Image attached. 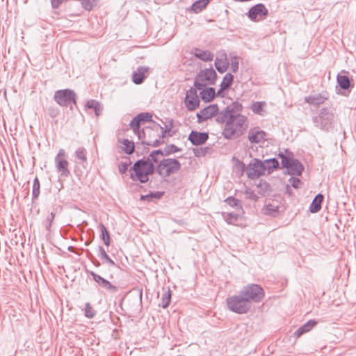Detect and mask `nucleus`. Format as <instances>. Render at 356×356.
<instances>
[{"instance_id": "nucleus-1", "label": "nucleus", "mask_w": 356, "mask_h": 356, "mask_svg": "<svg viewBox=\"0 0 356 356\" xmlns=\"http://www.w3.org/2000/svg\"><path fill=\"white\" fill-rule=\"evenodd\" d=\"M243 106L238 102H234L220 111L216 118L218 123H225L222 136L226 139H232L235 136H239L248 127V120L240 113Z\"/></svg>"}, {"instance_id": "nucleus-2", "label": "nucleus", "mask_w": 356, "mask_h": 356, "mask_svg": "<svg viewBox=\"0 0 356 356\" xmlns=\"http://www.w3.org/2000/svg\"><path fill=\"white\" fill-rule=\"evenodd\" d=\"M130 171H134L130 175L132 180H138L142 184H145L149 181V176L156 172V167L143 157L134 163Z\"/></svg>"}, {"instance_id": "nucleus-3", "label": "nucleus", "mask_w": 356, "mask_h": 356, "mask_svg": "<svg viewBox=\"0 0 356 356\" xmlns=\"http://www.w3.org/2000/svg\"><path fill=\"white\" fill-rule=\"evenodd\" d=\"M312 122L318 129L329 132L334 124V114L332 108H321L316 115L312 117Z\"/></svg>"}, {"instance_id": "nucleus-4", "label": "nucleus", "mask_w": 356, "mask_h": 356, "mask_svg": "<svg viewBox=\"0 0 356 356\" xmlns=\"http://www.w3.org/2000/svg\"><path fill=\"white\" fill-rule=\"evenodd\" d=\"M226 302L230 311L238 314H246L252 308L250 301L242 295L241 291L238 294L228 297Z\"/></svg>"}, {"instance_id": "nucleus-5", "label": "nucleus", "mask_w": 356, "mask_h": 356, "mask_svg": "<svg viewBox=\"0 0 356 356\" xmlns=\"http://www.w3.org/2000/svg\"><path fill=\"white\" fill-rule=\"evenodd\" d=\"M181 165L176 159H163L156 165V172L162 178H166L171 175L178 172L181 169Z\"/></svg>"}, {"instance_id": "nucleus-6", "label": "nucleus", "mask_w": 356, "mask_h": 356, "mask_svg": "<svg viewBox=\"0 0 356 356\" xmlns=\"http://www.w3.org/2000/svg\"><path fill=\"white\" fill-rule=\"evenodd\" d=\"M241 291L242 295L250 301L251 306L252 303L260 302L265 296L264 289L257 284H249L243 286Z\"/></svg>"}, {"instance_id": "nucleus-7", "label": "nucleus", "mask_w": 356, "mask_h": 356, "mask_svg": "<svg viewBox=\"0 0 356 356\" xmlns=\"http://www.w3.org/2000/svg\"><path fill=\"white\" fill-rule=\"evenodd\" d=\"M282 167L286 168L287 174L293 176H300L304 170L303 165L296 159L284 155L280 152Z\"/></svg>"}, {"instance_id": "nucleus-8", "label": "nucleus", "mask_w": 356, "mask_h": 356, "mask_svg": "<svg viewBox=\"0 0 356 356\" xmlns=\"http://www.w3.org/2000/svg\"><path fill=\"white\" fill-rule=\"evenodd\" d=\"M54 99L60 106H72L76 104L77 95L71 89L58 90L55 92Z\"/></svg>"}, {"instance_id": "nucleus-9", "label": "nucleus", "mask_w": 356, "mask_h": 356, "mask_svg": "<svg viewBox=\"0 0 356 356\" xmlns=\"http://www.w3.org/2000/svg\"><path fill=\"white\" fill-rule=\"evenodd\" d=\"M216 78L217 74L212 67L201 70L195 78L194 86L198 90H202L207 83L214 84Z\"/></svg>"}, {"instance_id": "nucleus-10", "label": "nucleus", "mask_w": 356, "mask_h": 356, "mask_svg": "<svg viewBox=\"0 0 356 356\" xmlns=\"http://www.w3.org/2000/svg\"><path fill=\"white\" fill-rule=\"evenodd\" d=\"M246 174L248 178L254 179L265 174V167L263 161L254 159L246 168Z\"/></svg>"}, {"instance_id": "nucleus-11", "label": "nucleus", "mask_w": 356, "mask_h": 356, "mask_svg": "<svg viewBox=\"0 0 356 356\" xmlns=\"http://www.w3.org/2000/svg\"><path fill=\"white\" fill-rule=\"evenodd\" d=\"M268 14V10L263 3H257L251 7L247 15L252 22H259L264 19Z\"/></svg>"}, {"instance_id": "nucleus-12", "label": "nucleus", "mask_w": 356, "mask_h": 356, "mask_svg": "<svg viewBox=\"0 0 356 356\" xmlns=\"http://www.w3.org/2000/svg\"><path fill=\"white\" fill-rule=\"evenodd\" d=\"M218 106L217 104H210L207 107L200 110V112L197 113L196 116L197 118L198 123H202L203 122L211 118L213 116L216 117L218 115Z\"/></svg>"}, {"instance_id": "nucleus-13", "label": "nucleus", "mask_w": 356, "mask_h": 356, "mask_svg": "<svg viewBox=\"0 0 356 356\" xmlns=\"http://www.w3.org/2000/svg\"><path fill=\"white\" fill-rule=\"evenodd\" d=\"M147 132H153V129L152 127H146L145 129L140 131L138 129V132H134L135 134L138 136V138L140 140H141V143L143 145H147L148 146H152V147H159L161 145L163 144L165 141L161 139H154V140H147Z\"/></svg>"}, {"instance_id": "nucleus-14", "label": "nucleus", "mask_w": 356, "mask_h": 356, "mask_svg": "<svg viewBox=\"0 0 356 356\" xmlns=\"http://www.w3.org/2000/svg\"><path fill=\"white\" fill-rule=\"evenodd\" d=\"M209 139V134L207 132H199L191 131L188 135V140L193 145L199 146L204 144Z\"/></svg>"}, {"instance_id": "nucleus-15", "label": "nucleus", "mask_w": 356, "mask_h": 356, "mask_svg": "<svg viewBox=\"0 0 356 356\" xmlns=\"http://www.w3.org/2000/svg\"><path fill=\"white\" fill-rule=\"evenodd\" d=\"M172 120H171L168 124H165V127H162L159 124L154 122L152 126L153 132L156 134L159 137L158 139L163 140L167 136H172L170 131L172 130Z\"/></svg>"}, {"instance_id": "nucleus-16", "label": "nucleus", "mask_w": 356, "mask_h": 356, "mask_svg": "<svg viewBox=\"0 0 356 356\" xmlns=\"http://www.w3.org/2000/svg\"><path fill=\"white\" fill-rule=\"evenodd\" d=\"M90 275L92 277L94 281L97 282L101 287L113 293L118 291V289L116 286L112 284L109 281L104 279L102 276L96 274L93 271H91Z\"/></svg>"}, {"instance_id": "nucleus-17", "label": "nucleus", "mask_w": 356, "mask_h": 356, "mask_svg": "<svg viewBox=\"0 0 356 356\" xmlns=\"http://www.w3.org/2000/svg\"><path fill=\"white\" fill-rule=\"evenodd\" d=\"M266 134L259 127L250 129L248 132V139L252 143H259L265 140Z\"/></svg>"}, {"instance_id": "nucleus-18", "label": "nucleus", "mask_w": 356, "mask_h": 356, "mask_svg": "<svg viewBox=\"0 0 356 356\" xmlns=\"http://www.w3.org/2000/svg\"><path fill=\"white\" fill-rule=\"evenodd\" d=\"M56 168L60 177L67 178L70 176V172L68 169L69 163L66 159H56L55 161Z\"/></svg>"}, {"instance_id": "nucleus-19", "label": "nucleus", "mask_w": 356, "mask_h": 356, "mask_svg": "<svg viewBox=\"0 0 356 356\" xmlns=\"http://www.w3.org/2000/svg\"><path fill=\"white\" fill-rule=\"evenodd\" d=\"M149 68L148 67L140 66L137 68L136 71H134L132 74V81L136 84H141L145 79V74L149 71Z\"/></svg>"}, {"instance_id": "nucleus-20", "label": "nucleus", "mask_w": 356, "mask_h": 356, "mask_svg": "<svg viewBox=\"0 0 356 356\" xmlns=\"http://www.w3.org/2000/svg\"><path fill=\"white\" fill-rule=\"evenodd\" d=\"M328 97L323 94H315L305 97V102L313 106H319L323 104Z\"/></svg>"}, {"instance_id": "nucleus-21", "label": "nucleus", "mask_w": 356, "mask_h": 356, "mask_svg": "<svg viewBox=\"0 0 356 356\" xmlns=\"http://www.w3.org/2000/svg\"><path fill=\"white\" fill-rule=\"evenodd\" d=\"M317 324V321L311 319L308 321L307 323L301 325L298 329H297L293 333L294 336L297 338L301 337L305 333L309 332L312 330Z\"/></svg>"}, {"instance_id": "nucleus-22", "label": "nucleus", "mask_w": 356, "mask_h": 356, "mask_svg": "<svg viewBox=\"0 0 356 356\" xmlns=\"http://www.w3.org/2000/svg\"><path fill=\"white\" fill-rule=\"evenodd\" d=\"M193 55L203 60V61H211L213 58V54L208 50H202L199 48H193L192 49Z\"/></svg>"}, {"instance_id": "nucleus-23", "label": "nucleus", "mask_w": 356, "mask_h": 356, "mask_svg": "<svg viewBox=\"0 0 356 356\" xmlns=\"http://www.w3.org/2000/svg\"><path fill=\"white\" fill-rule=\"evenodd\" d=\"M323 199L324 196L322 194L318 193L316 195L310 204L309 211L313 213L318 212L321 209V204Z\"/></svg>"}, {"instance_id": "nucleus-24", "label": "nucleus", "mask_w": 356, "mask_h": 356, "mask_svg": "<svg viewBox=\"0 0 356 356\" xmlns=\"http://www.w3.org/2000/svg\"><path fill=\"white\" fill-rule=\"evenodd\" d=\"M214 65L218 72H225L229 67V63L227 61L226 54H223V58H216L215 60Z\"/></svg>"}, {"instance_id": "nucleus-25", "label": "nucleus", "mask_w": 356, "mask_h": 356, "mask_svg": "<svg viewBox=\"0 0 356 356\" xmlns=\"http://www.w3.org/2000/svg\"><path fill=\"white\" fill-rule=\"evenodd\" d=\"M200 92V97L204 102H209L213 100L216 95V90L214 88L210 87L207 89H202Z\"/></svg>"}, {"instance_id": "nucleus-26", "label": "nucleus", "mask_w": 356, "mask_h": 356, "mask_svg": "<svg viewBox=\"0 0 356 356\" xmlns=\"http://www.w3.org/2000/svg\"><path fill=\"white\" fill-rule=\"evenodd\" d=\"M185 104L187 109L190 111H195L197 108L199 107L200 101L198 97H185Z\"/></svg>"}, {"instance_id": "nucleus-27", "label": "nucleus", "mask_w": 356, "mask_h": 356, "mask_svg": "<svg viewBox=\"0 0 356 356\" xmlns=\"http://www.w3.org/2000/svg\"><path fill=\"white\" fill-rule=\"evenodd\" d=\"M98 256L102 260L104 264H108L111 266H117L115 262L109 257L102 246L99 245L98 247Z\"/></svg>"}, {"instance_id": "nucleus-28", "label": "nucleus", "mask_w": 356, "mask_h": 356, "mask_svg": "<svg viewBox=\"0 0 356 356\" xmlns=\"http://www.w3.org/2000/svg\"><path fill=\"white\" fill-rule=\"evenodd\" d=\"M280 207L273 204L265 205L262 209L264 214L266 216L275 217L279 213Z\"/></svg>"}, {"instance_id": "nucleus-29", "label": "nucleus", "mask_w": 356, "mask_h": 356, "mask_svg": "<svg viewBox=\"0 0 356 356\" xmlns=\"http://www.w3.org/2000/svg\"><path fill=\"white\" fill-rule=\"evenodd\" d=\"M75 157L79 161V163L85 167L84 163H87V151L83 147H79L74 152Z\"/></svg>"}, {"instance_id": "nucleus-30", "label": "nucleus", "mask_w": 356, "mask_h": 356, "mask_svg": "<svg viewBox=\"0 0 356 356\" xmlns=\"http://www.w3.org/2000/svg\"><path fill=\"white\" fill-rule=\"evenodd\" d=\"M263 164L265 167V172L267 170L268 173H271L273 170L279 167V161L275 158L266 159L263 161Z\"/></svg>"}, {"instance_id": "nucleus-31", "label": "nucleus", "mask_w": 356, "mask_h": 356, "mask_svg": "<svg viewBox=\"0 0 356 356\" xmlns=\"http://www.w3.org/2000/svg\"><path fill=\"white\" fill-rule=\"evenodd\" d=\"M337 81L339 87L343 90H348L351 87L350 80L346 75L338 74Z\"/></svg>"}, {"instance_id": "nucleus-32", "label": "nucleus", "mask_w": 356, "mask_h": 356, "mask_svg": "<svg viewBox=\"0 0 356 356\" xmlns=\"http://www.w3.org/2000/svg\"><path fill=\"white\" fill-rule=\"evenodd\" d=\"M257 187L258 188V193L262 196L269 195L271 192L270 184L264 180H260Z\"/></svg>"}, {"instance_id": "nucleus-33", "label": "nucleus", "mask_w": 356, "mask_h": 356, "mask_svg": "<svg viewBox=\"0 0 356 356\" xmlns=\"http://www.w3.org/2000/svg\"><path fill=\"white\" fill-rule=\"evenodd\" d=\"M86 107L94 110L95 115L99 116L101 115L102 108L99 102L95 99H90L86 103Z\"/></svg>"}, {"instance_id": "nucleus-34", "label": "nucleus", "mask_w": 356, "mask_h": 356, "mask_svg": "<svg viewBox=\"0 0 356 356\" xmlns=\"http://www.w3.org/2000/svg\"><path fill=\"white\" fill-rule=\"evenodd\" d=\"M209 3V0H198L194 2L191 9L195 13L201 12Z\"/></svg>"}, {"instance_id": "nucleus-35", "label": "nucleus", "mask_w": 356, "mask_h": 356, "mask_svg": "<svg viewBox=\"0 0 356 356\" xmlns=\"http://www.w3.org/2000/svg\"><path fill=\"white\" fill-rule=\"evenodd\" d=\"M265 105V102H255L252 104L250 108L254 113L264 115L263 112Z\"/></svg>"}, {"instance_id": "nucleus-36", "label": "nucleus", "mask_w": 356, "mask_h": 356, "mask_svg": "<svg viewBox=\"0 0 356 356\" xmlns=\"http://www.w3.org/2000/svg\"><path fill=\"white\" fill-rule=\"evenodd\" d=\"M99 227V229L101 231V235H100L101 239L104 241V244L106 246H109L110 242H111V238H110V235H109V233H108L106 227L102 223H100Z\"/></svg>"}, {"instance_id": "nucleus-37", "label": "nucleus", "mask_w": 356, "mask_h": 356, "mask_svg": "<svg viewBox=\"0 0 356 356\" xmlns=\"http://www.w3.org/2000/svg\"><path fill=\"white\" fill-rule=\"evenodd\" d=\"M234 81V76L231 73H227L220 85V87L225 89H229L232 86Z\"/></svg>"}, {"instance_id": "nucleus-38", "label": "nucleus", "mask_w": 356, "mask_h": 356, "mask_svg": "<svg viewBox=\"0 0 356 356\" xmlns=\"http://www.w3.org/2000/svg\"><path fill=\"white\" fill-rule=\"evenodd\" d=\"M40 193V184L39 179L35 177L33 180V190H32V200H37Z\"/></svg>"}, {"instance_id": "nucleus-39", "label": "nucleus", "mask_w": 356, "mask_h": 356, "mask_svg": "<svg viewBox=\"0 0 356 356\" xmlns=\"http://www.w3.org/2000/svg\"><path fill=\"white\" fill-rule=\"evenodd\" d=\"M122 143L124 145V152L127 154H131L134 152V143L129 139H123Z\"/></svg>"}, {"instance_id": "nucleus-40", "label": "nucleus", "mask_w": 356, "mask_h": 356, "mask_svg": "<svg viewBox=\"0 0 356 356\" xmlns=\"http://www.w3.org/2000/svg\"><path fill=\"white\" fill-rule=\"evenodd\" d=\"M181 150L182 149L181 148L177 147L174 144L167 145L163 149L164 156H167L174 153L181 152Z\"/></svg>"}, {"instance_id": "nucleus-41", "label": "nucleus", "mask_w": 356, "mask_h": 356, "mask_svg": "<svg viewBox=\"0 0 356 356\" xmlns=\"http://www.w3.org/2000/svg\"><path fill=\"white\" fill-rule=\"evenodd\" d=\"M171 300V291L170 289L167 291H165L161 298V307L163 308H167Z\"/></svg>"}, {"instance_id": "nucleus-42", "label": "nucleus", "mask_w": 356, "mask_h": 356, "mask_svg": "<svg viewBox=\"0 0 356 356\" xmlns=\"http://www.w3.org/2000/svg\"><path fill=\"white\" fill-rule=\"evenodd\" d=\"M225 202L229 206L232 207H236L238 209H242V206L241 204V201L238 199H236L234 197H229L225 199Z\"/></svg>"}, {"instance_id": "nucleus-43", "label": "nucleus", "mask_w": 356, "mask_h": 356, "mask_svg": "<svg viewBox=\"0 0 356 356\" xmlns=\"http://www.w3.org/2000/svg\"><path fill=\"white\" fill-rule=\"evenodd\" d=\"M140 124L141 122L140 121V118L138 114L131 120L129 126L131 129H132L134 132H138V129H140Z\"/></svg>"}, {"instance_id": "nucleus-44", "label": "nucleus", "mask_w": 356, "mask_h": 356, "mask_svg": "<svg viewBox=\"0 0 356 356\" xmlns=\"http://www.w3.org/2000/svg\"><path fill=\"white\" fill-rule=\"evenodd\" d=\"M229 57L231 59L232 71L235 73L238 69V58L234 54H230Z\"/></svg>"}, {"instance_id": "nucleus-45", "label": "nucleus", "mask_w": 356, "mask_h": 356, "mask_svg": "<svg viewBox=\"0 0 356 356\" xmlns=\"http://www.w3.org/2000/svg\"><path fill=\"white\" fill-rule=\"evenodd\" d=\"M96 314V312L89 302L86 303L85 316L88 318H92Z\"/></svg>"}, {"instance_id": "nucleus-46", "label": "nucleus", "mask_w": 356, "mask_h": 356, "mask_svg": "<svg viewBox=\"0 0 356 356\" xmlns=\"http://www.w3.org/2000/svg\"><path fill=\"white\" fill-rule=\"evenodd\" d=\"M95 0H81V3L85 10L90 11L95 6Z\"/></svg>"}, {"instance_id": "nucleus-47", "label": "nucleus", "mask_w": 356, "mask_h": 356, "mask_svg": "<svg viewBox=\"0 0 356 356\" xmlns=\"http://www.w3.org/2000/svg\"><path fill=\"white\" fill-rule=\"evenodd\" d=\"M208 151V147H195L193 149L194 155L196 157H201L206 155Z\"/></svg>"}, {"instance_id": "nucleus-48", "label": "nucleus", "mask_w": 356, "mask_h": 356, "mask_svg": "<svg viewBox=\"0 0 356 356\" xmlns=\"http://www.w3.org/2000/svg\"><path fill=\"white\" fill-rule=\"evenodd\" d=\"M140 122H148L152 121V114L148 112L138 114Z\"/></svg>"}, {"instance_id": "nucleus-49", "label": "nucleus", "mask_w": 356, "mask_h": 356, "mask_svg": "<svg viewBox=\"0 0 356 356\" xmlns=\"http://www.w3.org/2000/svg\"><path fill=\"white\" fill-rule=\"evenodd\" d=\"M55 218V212L54 210L51 212V213L47 216L46 219L45 227L48 231L51 230V224Z\"/></svg>"}, {"instance_id": "nucleus-50", "label": "nucleus", "mask_w": 356, "mask_h": 356, "mask_svg": "<svg viewBox=\"0 0 356 356\" xmlns=\"http://www.w3.org/2000/svg\"><path fill=\"white\" fill-rule=\"evenodd\" d=\"M145 159L147 161H150L152 164H155V163H159V157L157 155H156L154 152H151L148 156L145 157Z\"/></svg>"}, {"instance_id": "nucleus-51", "label": "nucleus", "mask_w": 356, "mask_h": 356, "mask_svg": "<svg viewBox=\"0 0 356 356\" xmlns=\"http://www.w3.org/2000/svg\"><path fill=\"white\" fill-rule=\"evenodd\" d=\"M131 165V161H129L127 162H122L120 164H119L118 165V170H119V172L121 173V174H124L125 173L127 170H128V168L129 166Z\"/></svg>"}, {"instance_id": "nucleus-52", "label": "nucleus", "mask_w": 356, "mask_h": 356, "mask_svg": "<svg viewBox=\"0 0 356 356\" xmlns=\"http://www.w3.org/2000/svg\"><path fill=\"white\" fill-rule=\"evenodd\" d=\"M238 220V215L234 213H228L225 217V220L229 224H233L235 221Z\"/></svg>"}, {"instance_id": "nucleus-53", "label": "nucleus", "mask_w": 356, "mask_h": 356, "mask_svg": "<svg viewBox=\"0 0 356 356\" xmlns=\"http://www.w3.org/2000/svg\"><path fill=\"white\" fill-rule=\"evenodd\" d=\"M289 182L291 184V186L295 188H298L300 184H301V181L298 177H292L289 179Z\"/></svg>"}, {"instance_id": "nucleus-54", "label": "nucleus", "mask_w": 356, "mask_h": 356, "mask_svg": "<svg viewBox=\"0 0 356 356\" xmlns=\"http://www.w3.org/2000/svg\"><path fill=\"white\" fill-rule=\"evenodd\" d=\"M197 90L198 89L196 88V87L191 88L188 90H187L186 97H198Z\"/></svg>"}, {"instance_id": "nucleus-55", "label": "nucleus", "mask_w": 356, "mask_h": 356, "mask_svg": "<svg viewBox=\"0 0 356 356\" xmlns=\"http://www.w3.org/2000/svg\"><path fill=\"white\" fill-rule=\"evenodd\" d=\"M48 112H49V115L51 118H56L59 113L58 110L56 108H54L53 106H51L48 108Z\"/></svg>"}, {"instance_id": "nucleus-56", "label": "nucleus", "mask_w": 356, "mask_h": 356, "mask_svg": "<svg viewBox=\"0 0 356 356\" xmlns=\"http://www.w3.org/2000/svg\"><path fill=\"white\" fill-rule=\"evenodd\" d=\"M245 194L247 195H248V197L251 200H257L258 197L257 196V195L254 193V191H252V190L250 189H247L245 191Z\"/></svg>"}, {"instance_id": "nucleus-57", "label": "nucleus", "mask_w": 356, "mask_h": 356, "mask_svg": "<svg viewBox=\"0 0 356 356\" xmlns=\"http://www.w3.org/2000/svg\"><path fill=\"white\" fill-rule=\"evenodd\" d=\"M149 193H150V195H152V197L153 199L155 198L156 200H160L164 194L163 192H161V191L151 192Z\"/></svg>"}, {"instance_id": "nucleus-58", "label": "nucleus", "mask_w": 356, "mask_h": 356, "mask_svg": "<svg viewBox=\"0 0 356 356\" xmlns=\"http://www.w3.org/2000/svg\"><path fill=\"white\" fill-rule=\"evenodd\" d=\"M65 152L63 149H60L56 156H55L54 161H56V159L58 158V159H65Z\"/></svg>"}, {"instance_id": "nucleus-59", "label": "nucleus", "mask_w": 356, "mask_h": 356, "mask_svg": "<svg viewBox=\"0 0 356 356\" xmlns=\"http://www.w3.org/2000/svg\"><path fill=\"white\" fill-rule=\"evenodd\" d=\"M152 200H153V198L152 197V195H150V193L147 194V195H140V200H141V201L151 202V201H152Z\"/></svg>"}, {"instance_id": "nucleus-60", "label": "nucleus", "mask_w": 356, "mask_h": 356, "mask_svg": "<svg viewBox=\"0 0 356 356\" xmlns=\"http://www.w3.org/2000/svg\"><path fill=\"white\" fill-rule=\"evenodd\" d=\"M156 138H159V137L155 132H147V140H154Z\"/></svg>"}, {"instance_id": "nucleus-61", "label": "nucleus", "mask_w": 356, "mask_h": 356, "mask_svg": "<svg viewBox=\"0 0 356 356\" xmlns=\"http://www.w3.org/2000/svg\"><path fill=\"white\" fill-rule=\"evenodd\" d=\"M236 167L238 168L241 169L242 171H244L245 169H246V168H247L245 166V165L242 161H237Z\"/></svg>"}, {"instance_id": "nucleus-62", "label": "nucleus", "mask_w": 356, "mask_h": 356, "mask_svg": "<svg viewBox=\"0 0 356 356\" xmlns=\"http://www.w3.org/2000/svg\"><path fill=\"white\" fill-rule=\"evenodd\" d=\"M224 90H226L225 88H222L220 87V89L218 90L216 95L220 97H225V92H223Z\"/></svg>"}, {"instance_id": "nucleus-63", "label": "nucleus", "mask_w": 356, "mask_h": 356, "mask_svg": "<svg viewBox=\"0 0 356 356\" xmlns=\"http://www.w3.org/2000/svg\"><path fill=\"white\" fill-rule=\"evenodd\" d=\"M152 152H154L158 156H159V155H161L162 156H164L163 149H156V150L152 151Z\"/></svg>"}, {"instance_id": "nucleus-64", "label": "nucleus", "mask_w": 356, "mask_h": 356, "mask_svg": "<svg viewBox=\"0 0 356 356\" xmlns=\"http://www.w3.org/2000/svg\"><path fill=\"white\" fill-rule=\"evenodd\" d=\"M68 249H69V250H70V252H74V247H72V246H70Z\"/></svg>"}]
</instances>
